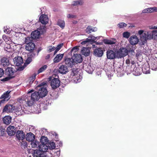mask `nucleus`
Segmentation results:
<instances>
[{
	"label": "nucleus",
	"instance_id": "obj_26",
	"mask_svg": "<svg viewBox=\"0 0 157 157\" xmlns=\"http://www.w3.org/2000/svg\"><path fill=\"white\" fill-rule=\"evenodd\" d=\"M50 145H49V147L51 149H53L56 148V146L55 143L54 142H52L49 144Z\"/></svg>",
	"mask_w": 157,
	"mask_h": 157
},
{
	"label": "nucleus",
	"instance_id": "obj_15",
	"mask_svg": "<svg viewBox=\"0 0 157 157\" xmlns=\"http://www.w3.org/2000/svg\"><path fill=\"white\" fill-rule=\"evenodd\" d=\"M10 90H8L5 92L0 97V99H3L7 101L10 98Z\"/></svg>",
	"mask_w": 157,
	"mask_h": 157
},
{
	"label": "nucleus",
	"instance_id": "obj_24",
	"mask_svg": "<svg viewBox=\"0 0 157 157\" xmlns=\"http://www.w3.org/2000/svg\"><path fill=\"white\" fill-rule=\"evenodd\" d=\"M47 68V65H44L40 68L37 71V74H39L44 71Z\"/></svg>",
	"mask_w": 157,
	"mask_h": 157
},
{
	"label": "nucleus",
	"instance_id": "obj_4",
	"mask_svg": "<svg viewBox=\"0 0 157 157\" xmlns=\"http://www.w3.org/2000/svg\"><path fill=\"white\" fill-rule=\"evenodd\" d=\"M51 85L53 89H56L58 88L60 85V81L59 79L54 78L50 82Z\"/></svg>",
	"mask_w": 157,
	"mask_h": 157
},
{
	"label": "nucleus",
	"instance_id": "obj_29",
	"mask_svg": "<svg viewBox=\"0 0 157 157\" xmlns=\"http://www.w3.org/2000/svg\"><path fill=\"white\" fill-rule=\"evenodd\" d=\"M67 17L68 18H75L77 17V16L75 15L68 14L67 15Z\"/></svg>",
	"mask_w": 157,
	"mask_h": 157
},
{
	"label": "nucleus",
	"instance_id": "obj_30",
	"mask_svg": "<svg viewBox=\"0 0 157 157\" xmlns=\"http://www.w3.org/2000/svg\"><path fill=\"white\" fill-rule=\"evenodd\" d=\"M45 153L40 152H38L37 154L40 157H46V155H45Z\"/></svg>",
	"mask_w": 157,
	"mask_h": 157
},
{
	"label": "nucleus",
	"instance_id": "obj_14",
	"mask_svg": "<svg viewBox=\"0 0 157 157\" xmlns=\"http://www.w3.org/2000/svg\"><path fill=\"white\" fill-rule=\"evenodd\" d=\"M29 96V98L35 101H37L40 98L37 92H35L31 94L30 96Z\"/></svg>",
	"mask_w": 157,
	"mask_h": 157
},
{
	"label": "nucleus",
	"instance_id": "obj_2",
	"mask_svg": "<svg viewBox=\"0 0 157 157\" xmlns=\"http://www.w3.org/2000/svg\"><path fill=\"white\" fill-rule=\"evenodd\" d=\"M46 84V82H43L38 85L36 86L37 89L38 88L40 87L39 89L38 92H37L40 98H42L44 97L48 94V91L46 88L44 87Z\"/></svg>",
	"mask_w": 157,
	"mask_h": 157
},
{
	"label": "nucleus",
	"instance_id": "obj_37",
	"mask_svg": "<svg viewBox=\"0 0 157 157\" xmlns=\"http://www.w3.org/2000/svg\"><path fill=\"white\" fill-rule=\"evenodd\" d=\"M50 58V54H48L45 57L46 59H48Z\"/></svg>",
	"mask_w": 157,
	"mask_h": 157
},
{
	"label": "nucleus",
	"instance_id": "obj_21",
	"mask_svg": "<svg viewBox=\"0 0 157 157\" xmlns=\"http://www.w3.org/2000/svg\"><path fill=\"white\" fill-rule=\"evenodd\" d=\"M57 25L62 29H63L65 26V22L63 20L59 19L57 21Z\"/></svg>",
	"mask_w": 157,
	"mask_h": 157
},
{
	"label": "nucleus",
	"instance_id": "obj_40",
	"mask_svg": "<svg viewBox=\"0 0 157 157\" xmlns=\"http://www.w3.org/2000/svg\"><path fill=\"white\" fill-rule=\"evenodd\" d=\"M2 43V40H0V43L1 44Z\"/></svg>",
	"mask_w": 157,
	"mask_h": 157
},
{
	"label": "nucleus",
	"instance_id": "obj_35",
	"mask_svg": "<svg viewBox=\"0 0 157 157\" xmlns=\"http://www.w3.org/2000/svg\"><path fill=\"white\" fill-rule=\"evenodd\" d=\"M32 61V59L31 57H29L26 60V63L28 64H29Z\"/></svg>",
	"mask_w": 157,
	"mask_h": 157
},
{
	"label": "nucleus",
	"instance_id": "obj_13",
	"mask_svg": "<svg viewBox=\"0 0 157 157\" xmlns=\"http://www.w3.org/2000/svg\"><path fill=\"white\" fill-rule=\"evenodd\" d=\"M39 21L43 24L46 25L48 22V18L46 15H41L39 19Z\"/></svg>",
	"mask_w": 157,
	"mask_h": 157
},
{
	"label": "nucleus",
	"instance_id": "obj_41",
	"mask_svg": "<svg viewBox=\"0 0 157 157\" xmlns=\"http://www.w3.org/2000/svg\"><path fill=\"white\" fill-rule=\"evenodd\" d=\"M6 78H5V80H4V79H3V80H2V81H6Z\"/></svg>",
	"mask_w": 157,
	"mask_h": 157
},
{
	"label": "nucleus",
	"instance_id": "obj_3",
	"mask_svg": "<svg viewBox=\"0 0 157 157\" xmlns=\"http://www.w3.org/2000/svg\"><path fill=\"white\" fill-rule=\"evenodd\" d=\"M47 137L45 136H42L40 139L41 144H39V146L38 152H46L48 150V147L45 144L47 142Z\"/></svg>",
	"mask_w": 157,
	"mask_h": 157
},
{
	"label": "nucleus",
	"instance_id": "obj_7",
	"mask_svg": "<svg viewBox=\"0 0 157 157\" xmlns=\"http://www.w3.org/2000/svg\"><path fill=\"white\" fill-rule=\"evenodd\" d=\"M6 131L9 136H12L15 134L16 130L14 126L10 125L7 128Z\"/></svg>",
	"mask_w": 157,
	"mask_h": 157
},
{
	"label": "nucleus",
	"instance_id": "obj_6",
	"mask_svg": "<svg viewBox=\"0 0 157 157\" xmlns=\"http://www.w3.org/2000/svg\"><path fill=\"white\" fill-rule=\"evenodd\" d=\"M0 64L3 67H7L10 64L9 60L6 57L0 56Z\"/></svg>",
	"mask_w": 157,
	"mask_h": 157
},
{
	"label": "nucleus",
	"instance_id": "obj_36",
	"mask_svg": "<svg viewBox=\"0 0 157 157\" xmlns=\"http://www.w3.org/2000/svg\"><path fill=\"white\" fill-rule=\"evenodd\" d=\"M2 99L0 101V106H1L2 104H4L5 102L7 101L5 100Z\"/></svg>",
	"mask_w": 157,
	"mask_h": 157
},
{
	"label": "nucleus",
	"instance_id": "obj_22",
	"mask_svg": "<svg viewBox=\"0 0 157 157\" xmlns=\"http://www.w3.org/2000/svg\"><path fill=\"white\" fill-rule=\"evenodd\" d=\"M31 142V145L32 147L35 148L39 147L40 142L37 141L36 140H34Z\"/></svg>",
	"mask_w": 157,
	"mask_h": 157
},
{
	"label": "nucleus",
	"instance_id": "obj_33",
	"mask_svg": "<svg viewBox=\"0 0 157 157\" xmlns=\"http://www.w3.org/2000/svg\"><path fill=\"white\" fill-rule=\"evenodd\" d=\"M36 74L34 73L33 75L30 78L31 80H32L33 82L35 80L36 77Z\"/></svg>",
	"mask_w": 157,
	"mask_h": 157
},
{
	"label": "nucleus",
	"instance_id": "obj_28",
	"mask_svg": "<svg viewBox=\"0 0 157 157\" xmlns=\"http://www.w3.org/2000/svg\"><path fill=\"white\" fill-rule=\"evenodd\" d=\"M62 46V45L61 44H59V45L57 47L56 49V50H55L54 52V55L56 54L58 52V51L60 49Z\"/></svg>",
	"mask_w": 157,
	"mask_h": 157
},
{
	"label": "nucleus",
	"instance_id": "obj_16",
	"mask_svg": "<svg viewBox=\"0 0 157 157\" xmlns=\"http://www.w3.org/2000/svg\"><path fill=\"white\" fill-rule=\"evenodd\" d=\"M59 72L61 74H66L68 71L67 66L64 65H61L59 69Z\"/></svg>",
	"mask_w": 157,
	"mask_h": 157
},
{
	"label": "nucleus",
	"instance_id": "obj_9",
	"mask_svg": "<svg viewBox=\"0 0 157 157\" xmlns=\"http://www.w3.org/2000/svg\"><path fill=\"white\" fill-rule=\"evenodd\" d=\"M33 91V90H31L28 92V94L26 95V98L25 100V101L26 102L27 104L29 106L32 105L35 101L34 100L31 99L30 98H29V96H28V95L30 93H31Z\"/></svg>",
	"mask_w": 157,
	"mask_h": 157
},
{
	"label": "nucleus",
	"instance_id": "obj_20",
	"mask_svg": "<svg viewBox=\"0 0 157 157\" xmlns=\"http://www.w3.org/2000/svg\"><path fill=\"white\" fill-rule=\"evenodd\" d=\"M64 54H59L57 55L54 58L53 61L54 63H58L62 59Z\"/></svg>",
	"mask_w": 157,
	"mask_h": 157
},
{
	"label": "nucleus",
	"instance_id": "obj_18",
	"mask_svg": "<svg viewBox=\"0 0 157 157\" xmlns=\"http://www.w3.org/2000/svg\"><path fill=\"white\" fill-rule=\"evenodd\" d=\"M35 139L34 135L32 132H29L28 133L26 136V139L29 142H31L33 140Z\"/></svg>",
	"mask_w": 157,
	"mask_h": 157
},
{
	"label": "nucleus",
	"instance_id": "obj_10",
	"mask_svg": "<svg viewBox=\"0 0 157 157\" xmlns=\"http://www.w3.org/2000/svg\"><path fill=\"white\" fill-rule=\"evenodd\" d=\"M14 63L17 66L21 65L23 63V60L21 56H17L16 57L13 59Z\"/></svg>",
	"mask_w": 157,
	"mask_h": 157
},
{
	"label": "nucleus",
	"instance_id": "obj_39",
	"mask_svg": "<svg viewBox=\"0 0 157 157\" xmlns=\"http://www.w3.org/2000/svg\"><path fill=\"white\" fill-rule=\"evenodd\" d=\"M4 32H5V33H6V32H7V29H5L4 30Z\"/></svg>",
	"mask_w": 157,
	"mask_h": 157
},
{
	"label": "nucleus",
	"instance_id": "obj_5",
	"mask_svg": "<svg viewBox=\"0 0 157 157\" xmlns=\"http://www.w3.org/2000/svg\"><path fill=\"white\" fill-rule=\"evenodd\" d=\"M15 107L11 104H7L4 107L2 112L6 113H12L14 110Z\"/></svg>",
	"mask_w": 157,
	"mask_h": 157
},
{
	"label": "nucleus",
	"instance_id": "obj_34",
	"mask_svg": "<svg viewBox=\"0 0 157 157\" xmlns=\"http://www.w3.org/2000/svg\"><path fill=\"white\" fill-rule=\"evenodd\" d=\"M4 72L3 69L0 68V78L2 77L4 75Z\"/></svg>",
	"mask_w": 157,
	"mask_h": 157
},
{
	"label": "nucleus",
	"instance_id": "obj_27",
	"mask_svg": "<svg viewBox=\"0 0 157 157\" xmlns=\"http://www.w3.org/2000/svg\"><path fill=\"white\" fill-rule=\"evenodd\" d=\"M56 49V47H52V46H49L48 48V52H50L52 51H54Z\"/></svg>",
	"mask_w": 157,
	"mask_h": 157
},
{
	"label": "nucleus",
	"instance_id": "obj_25",
	"mask_svg": "<svg viewBox=\"0 0 157 157\" xmlns=\"http://www.w3.org/2000/svg\"><path fill=\"white\" fill-rule=\"evenodd\" d=\"M33 39L32 38V37H27L25 38V42L26 44L28 43H33L32 41L33 40Z\"/></svg>",
	"mask_w": 157,
	"mask_h": 157
},
{
	"label": "nucleus",
	"instance_id": "obj_17",
	"mask_svg": "<svg viewBox=\"0 0 157 157\" xmlns=\"http://www.w3.org/2000/svg\"><path fill=\"white\" fill-rule=\"evenodd\" d=\"M40 35V32L37 30L33 31L31 34V36L33 39H36L39 38Z\"/></svg>",
	"mask_w": 157,
	"mask_h": 157
},
{
	"label": "nucleus",
	"instance_id": "obj_31",
	"mask_svg": "<svg viewBox=\"0 0 157 157\" xmlns=\"http://www.w3.org/2000/svg\"><path fill=\"white\" fill-rule=\"evenodd\" d=\"M5 131V129L1 127H0V136H2L4 134V132Z\"/></svg>",
	"mask_w": 157,
	"mask_h": 157
},
{
	"label": "nucleus",
	"instance_id": "obj_23",
	"mask_svg": "<svg viewBox=\"0 0 157 157\" xmlns=\"http://www.w3.org/2000/svg\"><path fill=\"white\" fill-rule=\"evenodd\" d=\"M46 28L45 25L40 26L38 29L39 30V31L41 34H44L46 32Z\"/></svg>",
	"mask_w": 157,
	"mask_h": 157
},
{
	"label": "nucleus",
	"instance_id": "obj_32",
	"mask_svg": "<svg viewBox=\"0 0 157 157\" xmlns=\"http://www.w3.org/2000/svg\"><path fill=\"white\" fill-rule=\"evenodd\" d=\"M78 5V1H74L73 3L70 5L71 6H76Z\"/></svg>",
	"mask_w": 157,
	"mask_h": 157
},
{
	"label": "nucleus",
	"instance_id": "obj_12",
	"mask_svg": "<svg viewBox=\"0 0 157 157\" xmlns=\"http://www.w3.org/2000/svg\"><path fill=\"white\" fill-rule=\"evenodd\" d=\"M17 138L19 140H22L25 138V134L22 131L18 130L16 133Z\"/></svg>",
	"mask_w": 157,
	"mask_h": 157
},
{
	"label": "nucleus",
	"instance_id": "obj_38",
	"mask_svg": "<svg viewBox=\"0 0 157 157\" xmlns=\"http://www.w3.org/2000/svg\"><path fill=\"white\" fill-rule=\"evenodd\" d=\"M2 37L3 39L4 40H5V39H7V37L5 35H3L2 36Z\"/></svg>",
	"mask_w": 157,
	"mask_h": 157
},
{
	"label": "nucleus",
	"instance_id": "obj_19",
	"mask_svg": "<svg viewBox=\"0 0 157 157\" xmlns=\"http://www.w3.org/2000/svg\"><path fill=\"white\" fill-rule=\"evenodd\" d=\"M11 117L9 116H5L3 118V121L4 124L9 125L11 122Z\"/></svg>",
	"mask_w": 157,
	"mask_h": 157
},
{
	"label": "nucleus",
	"instance_id": "obj_11",
	"mask_svg": "<svg viewBox=\"0 0 157 157\" xmlns=\"http://www.w3.org/2000/svg\"><path fill=\"white\" fill-rule=\"evenodd\" d=\"M35 48V44L33 43H28L25 47V49L30 52H33Z\"/></svg>",
	"mask_w": 157,
	"mask_h": 157
},
{
	"label": "nucleus",
	"instance_id": "obj_1",
	"mask_svg": "<svg viewBox=\"0 0 157 157\" xmlns=\"http://www.w3.org/2000/svg\"><path fill=\"white\" fill-rule=\"evenodd\" d=\"M78 46H77L73 48L68 53L69 55L73 54L71 59L69 58L65 57V62L67 66L71 67H73L74 65L78 63V51L77 50Z\"/></svg>",
	"mask_w": 157,
	"mask_h": 157
},
{
	"label": "nucleus",
	"instance_id": "obj_8",
	"mask_svg": "<svg viewBox=\"0 0 157 157\" xmlns=\"http://www.w3.org/2000/svg\"><path fill=\"white\" fill-rule=\"evenodd\" d=\"M6 73L10 78H13L15 77L14 72L13 70V68L12 67H7L6 69Z\"/></svg>",
	"mask_w": 157,
	"mask_h": 157
}]
</instances>
